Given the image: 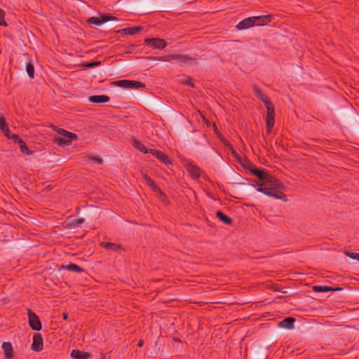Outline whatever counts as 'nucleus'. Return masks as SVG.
<instances>
[{
	"label": "nucleus",
	"mask_w": 359,
	"mask_h": 359,
	"mask_svg": "<svg viewBox=\"0 0 359 359\" xmlns=\"http://www.w3.org/2000/svg\"><path fill=\"white\" fill-rule=\"evenodd\" d=\"M263 185L259 184V187L256 189L259 192H262L268 196H272L277 199L282 201H287L286 196L283 193L282 191L278 190L277 187H262Z\"/></svg>",
	"instance_id": "nucleus-1"
},
{
	"label": "nucleus",
	"mask_w": 359,
	"mask_h": 359,
	"mask_svg": "<svg viewBox=\"0 0 359 359\" xmlns=\"http://www.w3.org/2000/svg\"><path fill=\"white\" fill-rule=\"evenodd\" d=\"M266 109V132L267 133H270L272 128L274 126V118H275V111L273 104L271 103L269 105L265 106Z\"/></svg>",
	"instance_id": "nucleus-2"
},
{
	"label": "nucleus",
	"mask_w": 359,
	"mask_h": 359,
	"mask_svg": "<svg viewBox=\"0 0 359 359\" xmlns=\"http://www.w3.org/2000/svg\"><path fill=\"white\" fill-rule=\"evenodd\" d=\"M116 85L118 87L130 89H138L145 86L142 82L131 80H119L116 81Z\"/></svg>",
	"instance_id": "nucleus-3"
},
{
	"label": "nucleus",
	"mask_w": 359,
	"mask_h": 359,
	"mask_svg": "<svg viewBox=\"0 0 359 359\" xmlns=\"http://www.w3.org/2000/svg\"><path fill=\"white\" fill-rule=\"evenodd\" d=\"M111 20H117L116 17L111 15H103L100 17H91L87 20V22L89 25H101Z\"/></svg>",
	"instance_id": "nucleus-4"
},
{
	"label": "nucleus",
	"mask_w": 359,
	"mask_h": 359,
	"mask_svg": "<svg viewBox=\"0 0 359 359\" xmlns=\"http://www.w3.org/2000/svg\"><path fill=\"white\" fill-rule=\"evenodd\" d=\"M29 324L32 330L39 331L41 329V323L36 314L31 309L28 310Z\"/></svg>",
	"instance_id": "nucleus-5"
},
{
	"label": "nucleus",
	"mask_w": 359,
	"mask_h": 359,
	"mask_svg": "<svg viewBox=\"0 0 359 359\" xmlns=\"http://www.w3.org/2000/svg\"><path fill=\"white\" fill-rule=\"evenodd\" d=\"M263 181L264 182L262 184V185L270 186L271 187H277L278 190H280L282 191L284 190L283 184L278 180L269 175L268 173L267 177Z\"/></svg>",
	"instance_id": "nucleus-6"
},
{
	"label": "nucleus",
	"mask_w": 359,
	"mask_h": 359,
	"mask_svg": "<svg viewBox=\"0 0 359 359\" xmlns=\"http://www.w3.org/2000/svg\"><path fill=\"white\" fill-rule=\"evenodd\" d=\"M145 43L157 49H163L167 45L165 40L159 38L147 39H145Z\"/></svg>",
	"instance_id": "nucleus-7"
},
{
	"label": "nucleus",
	"mask_w": 359,
	"mask_h": 359,
	"mask_svg": "<svg viewBox=\"0 0 359 359\" xmlns=\"http://www.w3.org/2000/svg\"><path fill=\"white\" fill-rule=\"evenodd\" d=\"M149 154H151L154 156L156 157L160 161L165 163V165L172 164L169 157L161 151H158L153 149H149Z\"/></svg>",
	"instance_id": "nucleus-8"
},
{
	"label": "nucleus",
	"mask_w": 359,
	"mask_h": 359,
	"mask_svg": "<svg viewBox=\"0 0 359 359\" xmlns=\"http://www.w3.org/2000/svg\"><path fill=\"white\" fill-rule=\"evenodd\" d=\"M186 168L192 178L198 179L201 176L202 170L198 165L189 163L187 164Z\"/></svg>",
	"instance_id": "nucleus-9"
},
{
	"label": "nucleus",
	"mask_w": 359,
	"mask_h": 359,
	"mask_svg": "<svg viewBox=\"0 0 359 359\" xmlns=\"http://www.w3.org/2000/svg\"><path fill=\"white\" fill-rule=\"evenodd\" d=\"M43 339L40 333H35L33 337L32 348L34 351H40L43 349Z\"/></svg>",
	"instance_id": "nucleus-10"
},
{
	"label": "nucleus",
	"mask_w": 359,
	"mask_h": 359,
	"mask_svg": "<svg viewBox=\"0 0 359 359\" xmlns=\"http://www.w3.org/2000/svg\"><path fill=\"white\" fill-rule=\"evenodd\" d=\"M252 26H254L253 17H250L238 22L236 27L238 29L241 30L248 29Z\"/></svg>",
	"instance_id": "nucleus-11"
},
{
	"label": "nucleus",
	"mask_w": 359,
	"mask_h": 359,
	"mask_svg": "<svg viewBox=\"0 0 359 359\" xmlns=\"http://www.w3.org/2000/svg\"><path fill=\"white\" fill-rule=\"evenodd\" d=\"M2 349L6 359H11L13 357V348L10 342H4L2 344Z\"/></svg>",
	"instance_id": "nucleus-12"
},
{
	"label": "nucleus",
	"mask_w": 359,
	"mask_h": 359,
	"mask_svg": "<svg viewBox=\"0 0 359 359\" xmlns=\"http://www.w3.org/2000/svg\"><path fill=\"white\" fill-rule=\"evenodd\" d=\"M254 26L264 25L271 20V15L253 16Z\"/></svg>",
	"instance_id": "nucleus-13"
},
{
	"label": "nucleus",
	"mask_w": 359,
	"mask_h": 359,
	"mask_svg": "<svg viewBox=\"0 0 359 359\" xmlns=\"http://www.w3.org/2000/svg\"><path fill=\"white\" fill-rule=\"evenodd\" d=\"M175 60L179 64H191L192 62H196V60L187 55L175 54Z\"/></svg>",
	"instance_id": "nucleus-14"
},
{
	"label": "nucleus",
	"mask_w": 359,
	"mask_h": 359,
	"mask_svg": "<svg viewBox=\"0 0 359 359\" xmlns=\"http://www.w3.org/2000/svg\"><path fill=\"white\" fill-rule=\"evenodd\" d=\"M295 319L292 317H287L283 320L278 323V326L280 327L285 328V329H292L294 328V323Z\"/></svg>",
	"instance_id": "nucleus-15"
},
{
	"label": "nucleus",
	"mask_w": 359,
	"mask_h": 359,
	"mask_svg": "<svg viewBox=\"0 0 359 359\" xmlns=\"http://www.w3.org/2000/svg\"><path fill=\"white\" fill-rule=\"evenodd\" d=\"M88 100L96 104L104 103L109 100V97L105 95H93L89 97Z\"/></svg>",
	"instance_id": "nucleus-16"
},
{
	"label": "nucleus",
	"mask_w": 359,
	"mask_h": 359,
	"mask_svg": "<svg viewBox=\"0 0 359 359\" xmlns=\"http://www.w3.org/2000/svg\"><path fill=\"white\" fill-rule=\"evenodd\" d=\"M254 92L255 93V95L264 103L265 106L272 103L271 100L269 99V97L266 95H264L259 88L255 87Z\"/></svg>",
	"instance_id": "nucleus-17"
},
{
	"label": "nucleus",
	"mask_w": 359,
	"mask_h": 359,
	"mask_svg": "<svg viewBox=\"0 0 359 359\" xmlns=\"http://www.w3.org/2000/svg\"><path fill=\"white\" fill-rule=\"evenodd\" d=\"M90 356L88 352L81 351L78 349H74L71 352V357L74 359H86Z\"/></svg>",
	"instance_id": "nucleus-18"
},
{
	"label": "nucleus",
	"mask_w": 359,
	"mask_h": 359,
	"mask_svg": "<svg viewBox=\"0 0 359 359\" xmlns=\"http://www.w3.org/2000/svg\"><path fill=\"white\" fill-rule=\"evenodd\" d=\"M250 171L253 175H256L259 180L263 181L267 177V173L257 169L255 166H252L250 168Z\"/></svg>",
	"instance_id": "nucleus-19"
},
{
	"label": "nucleus",
	"mask_w": 359,
	"mask_h": 359,
	"mask_svg": "<svg viewBox=\"0 0 359 359\" xmlns=\"http://www.w3.org/2000/svg\"><path fill=\"white\" fill-rule=\"evenodd\" d=\"M61 269H66L69 271H74L76 273H81L84 271L83 269L81 268L79 266L75 264H69L67 265H62L60 266Z\"/></svg>",
	"instance_id": "nucleus-20"
},
{
	"label": "nucleus",
	"mask_w": 359,
	"mask_h": 359,
	"mask_svg": "<svg viewBox=\"0 0 359 359\" xmlns=\"http://www.w3.org/2000/svg\"><path fill=\"white\" fill-rule=\"evenodd\" d=\"M0 129L6 137H8L10 136V130L8 127V125L4 117L2 116H0Z\"/></svg>",
	"instance_id": "nucleus-21"
},
{
	"label": "nucleus",
	"mask_w": 359,
	"mask_h": 359,
	"mask_svg": "<svg viewBox=\"0 0 359 359\" xmlns=\"http://www.w3.org/2000/svg\"><path fill=\"white\" fill-rule=\"evenodd\" d=\"M55 131L60 135L64 137L69 138V139H77V135L75 133L69 132L62 128H57Z\"/></svg>",
	"instance_id": "nucleus-22"
},
{
	"label": "nucleus",
	"mask_w": 359,
	"mask_h": 359,
	"mask_svg": "<svg viewBox=\"0 0 359 359\" xmlns=\"http://www.w3.org/2000/svg\"><path fill=\"white\" fill-rule=\"evenodd\" d=\"M133 146L137 149V150H139L140 151L144 153V154H147L149 153L148 151H149V149H147L145 146L138 140H136V139H134L133 141Z\"/></svg>",
	"instance_id": "nucleus-23"
},
{
	"label": "nucleus",
	"mask_w": 359,
	"mask_h": 359,
	"mask_svg": "<svg viewBox=\"0 0 359 359\" xmlns=\"http://www.w3.org/2000/svg\"><path fill=\"white\" fill-rule=\"evenodd\" d=\"M216 216L217 218H219V219L220 221H222V222H224L226 224H231V223L233 222L232 219L229 217L224 215L221 211H217L216 212Z\"/></svg>",
	"instance_id": "nucleus-24"
},
{
	"label": "nucleus",
	"mask_w": 359,
	"mask_h": 359,
	"mask_svg": "<svg viewBox=\"0 0 359 359\" xmlns=\"http://www.w3.org/2000/svg\"><path fill=\"white\" fill-rule=\"evenodd\" d=\"M74 139H69L67 137H57L55 139L56 143L60 146L69 145L71 144L72 141Z\"/></svg>",
	"instance_id": "nucleus-25"
},
{
	"label": "nucleus",
	"mask_w": 359,
	"mask_h": 359,
	"mask_svg": "<svg viewBox=\"0 0 359 359\" xmlns=\"http://www.w3.org/2000/svg\"><path fill=\"white\" fill-rule=\"evenodd\" d=\"M142 26L131 27L124 29L123 31L126 34L133 35L142 30Z\"/></svg>",
	"instance_id": "nucleus-26"
},
{
	"label": "nucleus",
	"mask_w": 359,
	"mask_h": 359,
	"mask_svg": "<svg viewBox=\"0 0 359 359\" xmlns=\"http://www.w3.org/2000/svg\"><path fill=\"white\" fill-rule=\"evenodd\" d=\"M20 151L26 155H31L32 154V151H30V149L27 146L26 143L24 140L21 141L19 144Z\"/></svg>",
	"instance_id": "nucleus-27"
},
{
	"label": "nucleus",
	"mask_w": 359,
	"mask_h": 359,
	"mask_svg": "<svg viewBox=\"0 0 359 359\" xmlns=\"http://www.w3.org/2000/svg\"><path fill=\"white\" fill-rule=\"evenodd\" d=\"M313 290L317 292H327L332 290V287L324 286V285H315L313 287Z\"/></svg>",
	"instance_id": "nucleus-28"
},
{
	"label": "nucleus",
	"mask_w": 359,
	"mask_h": 359,
	"mask_svg": "<svg viewBox=\"0 0 359 359\" xmlns=\"http://www.w3.org/2000/svg\"><path fill=\"white\" fill-rule=\"evenodd\" d=\"M143 178L145 180V182H147V184L151 188H152L154 190L157 189L155 182L149 176H148L147 174H144Z\"/></svg>",
	"instance_id": "nucleus-29"
},
{
	"label": "nucleus",
	"mask_w": 359,
	"mask_h": 359,
	"mask_svg": "<svg viewBox=\"0 0 359 359\" xmlns=\"http://www.w3.org/2000/svg\"><path fill=\"white\" fill-rule=\"evenodd\" d=\"M26 70L29 76L32 79L34 77V67L31 62H28L26 65Z\"/></svg>",
	"instance_id": "nucleus-30"
},
{
	"label": "nucleus",
	"mask_w": 359,
	"mask_h": 359,
	"mask_svg": "<svg viewBox=\"0 0 359 359\" xmlns=\"http://www.w3.org/2000/svg\"><path fill=\"white\" fill-rule=\"evenodd\" d=\"M102 245L107 249L116 251L119 248V246L113 243H102Z\"/></svg>",
	"instance_id": "nucleus-31"
},
{
	"label": "nucleus",
	"mask_w": 359,
	"mask_h": 359,
	"mask_svg": "<svg viewBox=\"0 0 359 359\" xmlns=\"http://www.w3.org/2000/svg\"><path fill=\"white\" fill-rule=\"evenodd\" d=\"M87 161L90 163H95V164H102V159L98 157L95 156H88Z\"/></svg>",
	"instance_id": "nucleus-32"
},
{
	"label": "nucleus",
	"mask_w": 359,
	"mask_h": 359,
	"mask_svg": "<svg viewBox=\"0 0 359 359\" xmlns=\"http://www.w3.org/2000/svg\"><path fill=\"white\" fill-rule=\"evenodd\" d=\"M85 222V219L83 218L80 219H74L72 220L71 225L74 227H80Z\"/></svg>",
	"instance_id": "nucleus-33"
},
{
	"label": "nucleus",
	"mask_w": 359,
	"mask_h": 359,
	"mask_svg": "<svg viewBox=\"0 0 359 359\" xmlns=\"http://www.w3.org/2000/svg\"><path fill=\"white\" fill-rule=\"evenodd\" d=\"M172 60H175V54L165 55L160 59V60L163 62H169Z\"/></svg>",
	"instance_id": "nucleus-34"
},
{
	"label": "nucleus",
	"mask_w": 359,
	"mask_h": 359,
	"mask_svg": "<svg viewBox=\"0 0 359 359\" xmlns=\"http://www.w3.org/2000/svg\"><path fill=\"white\" fill-rule=\"evenodd\" d=\"M8 138L13 140V141L15 143H18V144H20V142L23 140L21 138H20V137L17 134H13V135L11 134Z\"/></svg>",
	"instance_id": "nucleus-35"
},
{
	"label": "nucleus",
	"mask_w": 359,
	"mask_h": 359,
	"mask_svg": "<svg viewBox=\"0 0 359 359\" xmlns=\"http://www.w3.org/2000/svg\"><path fill=\"white\" fill-rule=\"evenodd\" d=\"M0 25L7 26V23L4 20V11L0 8Z\"/></svg>",
	"instance_id": "nucleus-36"
},
{
	"label": "nucleus",
	"mask_w": 359,
	"mask_h": 359,
	"mask_svg": "<svg viewBox=\"0 0 359 359\" xmlns=\"http://www.w3.org/2000/svg\"><path fill=\"white\" fill-rule=\"evenodd\" d=\"M346 255L353 259H357L359 261V253L357 252H347Z\"/></svg>",
	"instance_id": "nucleus-37"
},
{
	"label": "nucleus",
	"mask_w": 359,
	"mask_h": 359,
	"mask_svg": "<svg viewBox=\"0 0 359 359\" xmlns=\"http://www.w3.org/2000/svg\"><path fill=\"white\" fill-rule=\"evenodd\" d=\"M181 83L185 84L187 86H191V87L194 86V84H193L191 80L190 79V78H188L184 81H182Z\"/></svg>",
	"instance_id": "nucleus-38"
},
{
	"label": "nucleus",
	"mask_w": 359,
	"mask_h": 359,
	"mask_svg": "<svg viewBox=\"0 0 359 359\" xmlns=\"http://www.w3.org/2000/svg\"><path fill=\"white\" fill-rule=\"evenodd\" d=\"M100 62H93L88 65V67H93L97 65Z\"/></svg>",
	"instance_id": "nucleus-39"
},
{
	"label": "nucleus",
	"mask_w": 359,
	"mask_h": 359,
	"mask_svg": "<svg viewBox=\"0 0 359 359\" xmlns=\"http://www.w3.org/2000/svg\"><path fill=\"white\" fill-rule=\"evenodd\" d=\"M143 344H144V341L143 340H140L138 344H137V346L139 347H142L143 346Z\"/></svg>",
	"instance_id": "nucleus-40"
},
{
	"label": "nucleus",
	"mask_w": 359,
	"mask_h": 359,
	"mask_svg": "<svg viewBox=\"0 0 359 359\" xmlns=\"http://www.w3.org/2000/svg\"><path fill=\"white\" fill-rule=\"evenodd\" d=\"M67 317H68L67 313H62V318H63L64 320H67Z\"/></svg>",
	"instance_id": "nucleus-41"
},
{
	"label": "nucleus",
	"mask_w": 359,
	"mask_h": 359,
	"mask_svg": "<svg viewBox=\"0 0 359 359\" xmlns=\"http://www.w3.org/2000/svg\"><path fill=\"white\" fill-rule=\"evenodd\" d=\"M342 288H340V287H332V291H339V290H341Z\"/></svg>",
	"instance_id": "nucleus-42"
},
{
	"label": "nucleus",
	"mask_w": 359,
	"mask_h": 359,
	"mask_svg": "<svg viewBox=\"0 0 359 359\" xmlns=\"http://www.w3.org/2000/svg\"><path fill=\"white\" fill-rule=\"evenodd\" d=\"M101 359H106L105 355L101 353Z\"/></svg>",
	"instance_id": "nucleus-43"
}]
</instances>
